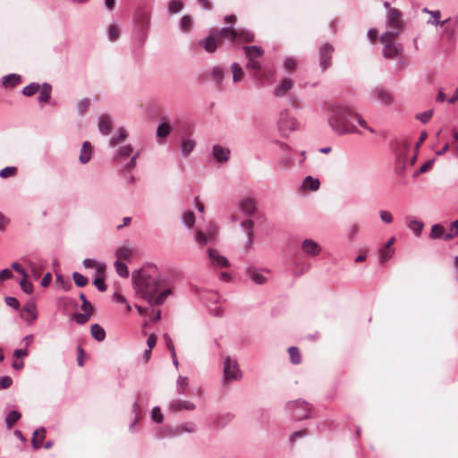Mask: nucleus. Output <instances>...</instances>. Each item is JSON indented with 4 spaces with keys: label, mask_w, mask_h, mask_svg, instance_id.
I'll list each match as a JSON object with an SVG mask.
<instances>
[{
    "label": "nucleus",
    "mask_w": 458,
    "mask_h": 458,
    "mask_svg": "<svg viewBox=\"0 0 458 458\" xmlns=\"http://www.w3.org/2000/svg\"><path fill=\"white\" fill-rule=\"evenodd\" d=\"M131 277L137 296L146 300L151 306L162 305L171 293L170 289H165L156 296L165 281L154 264L148 263L138 271L132 272Z\"/></svg>",
    "instance_id": "1"
},
{
    "label": "nucleus",
    "mask_w": 458,
    "mask_h": 458,
    "mask_svg": "<svg viewBox=\"0 0 458 458\" xmlns=\"http://www.w3.org/2000/svg\"><path fill=\"white\" fill-rule=\"evenodd\" d=\"M354 116L360 126L368 128L366 121L347 105L332 106L328 123L332 130L339 135L357 133L359 131L352 122Z\"/></svg>",
    "instance_id": "2"
},
{
    "label": "nucleus",
    "mask_w": 458,
    "mask_h": 458,
    "mask_svg": "<svg viewBox=\"0 0 458 458\" xmlns=\"http://www.w3.org/2000/svg\"><path fill=\"white\" fill-rule=\"evenodd\" d=\"M386 26L388 30L381 36L382 39L394 38L399 35L403 27L402 13L396 8H389L386 15Z\"/></svg>",
    "instance_id": "3"
},
{
    "label": "nucleus",
    "mask_w": 458,
    "mask_h": 458,
    "mask_svg": "<svg viewBox=\"0 0 458 458\" xmlns=\"http://www.w3.org/2000/svg\"><path fill=\"white\" fill-rule=\"evenodd\" d=\"M286 408L291 411L294 420H306L311 416V405L301 399L288 402Z\"/></svg>",
    "instance_id": "4"
},
{
    "label": "nucleus",
    "mask_w": 458,
    "mask_h": 458,
    "mask_svg": "<svg viewBox=\"0 0 458 458\" xmlns=\"http://www.w3.org/2000/svg\"><path fill=\"white\" fill-rule=\"evenodd\" d=\"M195 431L194 425L186 424L183 426H178L175 428H170L165 426L161 428L157 433V438H165V437H174L180 435H182L185 432L191 433Z\"/></svg>",
    "instance_id": "5"
},
{
    "label": "nucleus",
    "mask_w": 458,
    "mask_h": 458,
    "mask_svg": "<svg viewBox=\"0 0 458 458\" xmlns=\"http://www.w3.org/2000/svg\"><path fill=\"white\" fill-rule=\"evenodd\" d=\"M278 127L282 133H286L298 129V121L290 114V112L285 109L280 113L278 119Z\"/></svg>",
    "instance_id": "6"
},
{
    "label": "nucleus",
    "mask_w": 458,
    "mask_h": 458,
    "mask_svg": "<svg viewBox=\"0 0 458 458\" xmlns=\"http://www.w3.org/2000/svg\"><path fill=\"white\" fill-rule=\"evenodd\" d=\"M242 377L241 370L235 360L227 357L224 360V377L226 381L237 380Z\"/></svg>",
    "instance_id": "7"
},
{
    "label": "nucleus",
    "mask_w": 458,
    "mask_h": 458,
    "mask_svg": "<svg viewBox=\"0 0 458 458\" xmlns=\"http://www.w3.org/2000/svg\"><path fill=\"white\" fill-rule=\"evenodd\" d=\"M381 41L385 43V46L383 47V55L386 59H394L403 50V46L401 44H396L394 42V38H381Z\"/></svg>",
    "instance_id": "8"
},
{
    "label": "nucleus",
    "mask_w": 458,
    "mask_h": 458,
    "mask_svg": "<svg viewBox=\"0 0 458 458\" xmlns=\"http://www.w3.org/2000/svg\"><path fill=\"white\" fill-rule=\"evenodd\" d=\"M334 47L329 43H325L319 49V66L324 72L331 66L332 55L334 53Z\"/></svg>",
    "instance_id": "9"
},
{
    "label": "nucleus",
    "mask_w": 458,
    "mask_h": 458,
    "mask_svg": "<svg viewBox=\"0 0 458 458\" xmlns=\"http://www.w3.org/2000/svg\"><path fill=\"white\" fill-rule=\"evenodd\" d=\"M137 27L140 30L141 39L144 40L148 35L150 13L148 11L139 12L136 16Z\"/></svg>",
    "instance_id": "10"
},
{
    "label": "nucleus",
    "mask_w": 458,
    "mask_h": 458,
    "mask_svg": "<svg viewBox=\"0 0 458 458\" xmlns=\"http://www.w3.org/2000/svg\"><path fill=\"white\" fill-rule=\"evenodd\" d=\"M227 72L226 69L222 66H215L210 71L203 73L205 79L211 80L217 87H220L223 83L224 77Z\"/></svg>",
    "instance_id": "11"
},
{
    "label": "nucleus",
    "mask_w": 458,
    "mask_h": 458,
    "mask_svg": "<svg viewBox=\"0 0 458 458\" xmlns=\"http://www.w3.org/2000/svg\"><path fill=\"white\" fill-rule=\"evenodd\" d=\"M301 250L307 257L313 258L321 252L320 245L311 239H305L301 243Z\"/></svg>",
    "instance_id": "12"
},
{
    "label": "nucleus",
    "mask_w": 458,
    "mask_h": 458,
    "mask_svg": "<svg viewBox=\"0 0 458 458\" xmlns=\"http://www.w3.org/2000/svg\"><path fill=\"white\" fill-rule=\"evenodd\" d=\"M231 150L221 145H214L212 148V156L218 163H226L229 160Z\"/></svg>",
    "instance_id": "13"
},
{
    "label": "nucleus",
    "mask_w": 458,
    "mask_h": 458,
    "mask_svg": "<svg viewBox=\"0 0 458 458\" xmlns=\"http://www.w3.org/2000/svg\"><path fill=\"white\" fill-rule=\"evenodd\" d=\"M239 209L247 216H253L257 210L255 199L250 197L241 199Z\"/></svg>",
    "instance_id": "14"
},
{
    "label": "nucleus",
    "mask_w": 458,
    "mask_h": 458,
    "mask_svg": "<svg viewBox=\"0 0 458 458\" xmlns=\"http://www.w3.org/2000/svg\"><path fill=\"white\" fill-rule=\"evenodd\" d=\"M219 42L220 39L213 31L211 35H208L205 37L202 40H200L199 44L208 53H214L216 50Z\"/></svg>",
    "instance_id": "15"
},
{
    "label": "nucleus",
    "mask_w": 458,
    "mask_h": 458,
    "mask_svg": "<svg viewBox=\"0 0 458 458\" xmlns=\"http://www.w3.org/2000/svg\"><path fill=\"white\" fill-rule=\"evenodd\" d=\"M194 409V403L187 400H173L169 403V410L173 412H178L182 410L192 411Z\"/></svg>",
    "instance_id": "16"
},
{
    "label": "nucleus",
    "mask_w": 458,
    "mask_h": 458,
    "mask_svg": "<svg viewBox=\"0 0 458 458\" xmlns=\"http://www.w3.org/2000/svg\"><path fill=\"white\" fill-rule=\"evenodd\" d=\"M208 257L214 266L219 267H228L230 266L229 260L225 256L220 255L215 249L208 250Z\"/></svg>",
    "instance_id": "17"
},
{
    "label": "nucleus",
    "mask_w": 458,
    "mask_h": 458,
    "mask_svg": "<svg viewBox=\"0 0 458 458\" xmlns=\"http://www.w3.org/2000/svg\"><path fill=\"white\" fill-rule=\"evenodd\" d=\"M293 86V81L291 79H284L275 88L274 96L276 98L284 97Z\"/></svg>",
    "instance_id": "18"
},
{
    "label": "nucleus",
    "mask_w": 458,
    "mask_h": 458,
    "mask_svg": "<svg viewBox=\"0 0 458 458\" xmlns=\"http://www.w3.org/2000/svg\"><path fill=\"white\" fill-rule=\"evenodd\" d=\"M22 311L28 314L29 317H24V315L21 313V317L24 318V319L29 324L35 321L38 318L37 306L34 301H30L27 304H25L24 307L22 308Z\"/></svg>",
    "instance_id": "19"
},
{
    "label": "nucleus",
    "mask_w": 458,
    "mask_h": 458,
    "mask_svg": "<svg viewBox=\"0 0 458 458\" xmlns=\"http://www.w3.org/2000/svg\"><path fill=\"white\" fill-rule=\"evenodd\" d=\"M45 435L46 429L44 427H39L34 431L31 439V444L34 449H38L42 446Z\"/></svg>",
    "instance_id": "20"
},
{
    "label": "nucleus",
    "mask_w": 458,
    "mask_h": 458,
    "mask_svg": "<svg viewBox=\"0 0 458 458\" xmlns=\"http://www.w3.org/2000/svg\"><path fill=\"white\" fill-rule=\"evenodd\" d=\"M372 96L384 105H389L392 101L391 96L382 88L377 87L372 90Z\"/></svg>",
    "instance_id": "21"
},
{
    "label": "nucleus",
    "mask_w": 458,
    "mask_h": 458,
    "mask_svg": "<svg viewBox=\"0 0 458 458\" xmlns=\"http://www.w3.org/2000/svg\"><path fill=\"white\" fill-rule=\"evenodd\" d=\"M407 226L414 233L416 236H419L422 232L424 223L416 217H408Z\"/></svg>",
    "instance_id": "22"
},
{
    "label": "nucleus",
    "mask_w": 458,
    "mask_h": 458,
    "mask_svg": "<svg viewBox=\"0 0 458 458\" xmlns=\"http://www.w3.org/2000/svg\"><path fill=\"white\" fill-rule=\"evenodd\" d=\"M92 147L89 142L85 141L82 144L79 160L81 164H87L91 158Z\"/></svg>",
    "instance_id": "23"
},
{
    "label": "nucleus",
    "mask_w": 458,
    "mask_h": 458,
    "mask_svg": "<svg viewBox=\"0 0 458 458\" xmlns=\"http://www.w3.org/2000/svg\"><path fill=\"white\" fill-rule=\"evenodd\" d=\"M21 82V76L16 73H10L2 79V84L4 88H14Z\"/></svg>",
    "instance_id": "24"
},
{
    "label": "nucleus",
    "mask_w": 458,
    "mask_h": 458,
    "mask_svg": "<svg viewBox=\"0 0 458 458\" xmlns=\"http://www.w3.org/2000/svg\"><path fill=\"white\" fill-rule=\"evenodd\" d=\"M216 37L221 39V37L234 40L237 38L238 30L231 28H222L220 30H214Z\"/></svg>",
    "instance_id": "25"
},
{
    "label": "nucleus",
    "mask_w": 458,
    "mask_h": 458,
    "mask_svg": "<svg viewBox=\"0 0 458 458\" xmlns=\"http://www.w3.org/2000/svg\"><path fill=\"white\" fill-rule=\"evenodd\" d=\"M241 227L247 233V245L250 246L254 240V233H253V228H254V223L252 220L248 219L245 220L241 224Z\"/></svg>",
    "instance_id": "26"
},
{
    "label": "nucleus",
    "mask_w": 458,
    "mask_h": 458,
    "mask_svg": "<svg viewBox=\"0 0 458 458\" xmlns=\"http://www.w3.org/2000/svg\"><path fill=\"white\" fill-rule=\"evenodd\" d=\"M91 336L98 342H102L106 338V331L104 327L98 324H93L90 327Z\"/></svg>",
    "instance_id": "27"
},
{
    "label": "nucleus",
    "mask_w": 458,
    "mask_h": 458,
    "mask_svg": "<svg viewBox=\"0 0 458 458\" xmlns=\"http://www.w3.org/2000/svg\"><path fill=\"white\" fill-rule=\"evenodd\" d=\"M112 123L107 115H102L98 121V130L104 135H108L111 131Z\"/></svg>",
    "instance_id": "28"
},
{
    "label": "nucleus",
    "mask_w": 458,
    "mask_h": 458,
    "mask_svg": "<svg viewBox=\"0 0 458 458\" xmlns=\"http://www.w3.org/2000/svg\"><path fill=\"white\" fill-rule=\"evenodd\" d=\"M320 182L318 178L308 175L302 182V187L305 190L317 191L319 188Z\"/></svg>",
    "instance_id": "29"
},
{
    "label": "nucleus",
    "mask_w": 458,
    "mask_h": 458,
    "mask_svg": "<svg viewBox=\"0 0 458 458\" xmlns=\"http://www.w3.org/2000/svg\"><path fill=\"white\" fill-rule=\"evenodd\" d=\"M115 255L118 260H131L133 257V250L129 247L122 246L116 250Z\"/></svg>",
    "instance_id": "30"
},
{
    "label": "nucleus",
    "mask_w": 458,
    "mask_h": 458,
    "mask_svg": "<svg viewBox=\"0 0 458 458\" xmlns=\"http://www.w3.org/2000/svg\"><path fill=\"white\" fill-rule=\"evenodd\" d=\"M447 233H445V230L443 225L440 224H435L431 227L430 231V238L432 239H443L445 240V237Z\"/></svg>",
    "instance_id": "31"
},
{
    "label": "nucleus",
    "mask_w": 458,
    "mask_h": 458,
    "mask_svg": "<svg viewBox=\"0 0 458 458\" xmlns=\"http://www.w3.org/2000/svg\"><path fill=\"white\" fill-rule=\"evenodd\" d=\"M423 12L428 13L431 14V16H432V19L428 20V23H430V24L437 26L439 24L443 25V24H445V23H446L447 21H450V19H446V20L441 21H440L441 13L438 10H437V11H429L427 8H424Z\"/></svg>",
    "instance_id": "32"
},
{
    "label": "nucleus",
    "mask_w": 458,
    "mask_h": 458,
    "mask_svg": "<svg viewBox=\"0 0 458 458\" xmlns=\"http://www.w3.org/2000/svg\"><path fill=\"white\" fill-rule=\"evenodd\" d=\"M52 87L49 83H44L38 98L40 103H47L51 98Z\"/></svg>",
    "instance_id": "33"
},
{
    "label": "nucleus",
    "mask_w": 458,
    "mask_h": 458,
    "mask_svg": "<svg viewBox=\"0 0 458 458\" xmlns=\"http://www.w3.org/2000/svg\"><path fill=\"white\" fill-rule=\"evenodd\" d=\"M243 50H244L247 57H253V58L260 56L264 53V50L260 47H258L255 45L243 47Z\"/></svg>",
    "instance_id": "34"
},
{
    "label": "nucleus",
    "mask_w": 458,
    "mask_h": 458,
    "mask_svg": "<svg viewBox=\"0 0 458 458\" xmlns=\"http://www.w3.org/2000/svg\"><path fill=\"white\" fill-rule=\"evenodd\" d=\"M128 137L127 131L124 128H120L116 135H114L109 140V147H115L120 141L126 140Z\"/></svg>",
    "instance_id": "35"
},
{
    "label": "nucleus",
    "mask_w": 458,
    "mask_h": 458,
    "mask_svg": "<svg viewBox=\"0 0 458 458\" xmlns=\"http://www.w3.org/2000/svg\"><path fill=\"white\" fill-rule=\"evenodd\" d=\"M410 148H411L410 142H408L407 140H404L400 144V146L397 149L398 159L399 160L402 159V162H403V169H404V165L406 163L405 152L409 151Z\"/></svg>",
    "instance_id": "36"
},
{
    "label": "nucleus",
    "mask_w": 458,
    "mask_h": 458,
    "mask_svg": "<svg viewBox=\"0 0 458 458\" xmlns=\"http://www.w3.org/2000/svg\"><path fill=\"white\" fill-rule=\"evenodd\" d=\"M173 131V127L166 122H163L157 129V137L165 138L168 136Z\"/></svg>",
    "instance_id": "37"
},
{
    "label": "nucleus",
    "mask_w": 458,
    "mask_h": 458,
    "mask_svg": "<svg viewBox=\"0 0 458 458\" xmlns=\"http://www.w3.org/2000/svg\"><path fill=\"white\" fill-rule=\"evenodd\" d=\"M195 147V141L191 139L184 140L180 146L182 155L188 156L191 153Z\"/></svg>",
    "instance_id": "38"
},
{
    "label": "nucleus",
    "mask_w": 458,
    "mask_h": 458,
    "mask_svg": "<svg viewBox=\"0 0 458 458\" xmlns=\"http://www.w3.org/2000/svg\"><path fill=\"white\" fill-rule=\"evenodd\" d=\"M20 418L21 413L18 411L13 410L9 411L5 416L6 428L10 429L13 426V424L20 420Z\"/></svg>",
    "instance_id": "39"
},
{
    "label": "nucleus",
    "mask_w": 458,
    "mask_h": 458,
    "mask_svg": "<svg viewBox=\"0 0 458 458\" xmlns=\"http://www.w3.org/2000/svg\"><path fill=\"white\" fill-rule=\"evenodd\" d=\"M114 267H115L116 273L120 276H122L123 278H127L129 276L128 267L124 262H122V261L116 259L114 261Z\"/></svg>",
    "instance_id": "40"
},
{
    "label": "nucleus",
    "mask_w": 458,
    "mask_h": 458,
    "mask_svg": "<svg viewBox=\"0 0 458 458\" xmlns=\"http://www.w3.org/2000/svg\"><path fill=\"white\" fill-rule=\"evenodd\" d=\"M231 71L233 73V82L240 81L243 77V70L237 63H233L231 65Z\"/></svg>",
    "instance_id": "41"
},
{
    "label": "nucleus",
    "mask_w": 458,
    "mask_h": 458,
    "mask_svg": "<svg viewBox=\"0 0 458 458\" xmlns=\"http://www.w3.org/2000/svg\"><path fill=\"white\" fill-rule=\"evenodd\" d=\"M291 362L294 365L301 363V356L299 349L295 346H291L288 349Z\"/></svg>",
    "instance_id": "42"
},
{
    "label": "nucleus",
    "mask_w": 458,
    "mask_h": 458,
    "mask_svg": "<svg viewBox=\"0 0 458 458\" xmlns=\"http://www.w3.org/2000/svg\"><path fill=\"white\" fill-rule=\"evenodd\" d=\"M254 38L255 37L252 31L245 29L238 30L237 38L243 42H252L254 41Z\"/></svg>",
    "instance_id": "43"
},
{
    "label": "nucleus",
    "mask_w": 458,
    "mask_h": 458,
    "mask_svg": "<svg viewBox=\"0 0 458 458\" xmlns=\"http://www.w3.org/2000/svg\"><path fill=\"white\" fill-rule=\"evenodd\" d=\"M40 89V85L37 82H31L23 88L21 93L24 96L31 97Z\"/></svg>",
    "instance_id": "44"
},
{
    "label": "nucleus",
    "mask_w": 458,
    "mask_h": 458,
    "mask_svg": "<svg viewBox=\"0 0 458 458\" xmlns=\"http://www.w3.org/2000/svg\"><path fill=\"white\" fill-rule=\"evenodd\" d=\"M91 314L92 312L90 311H84V313H74L72 318L77 324L84 325L89 320Z\"/></svg>",
    "instance_id": "45"
},
{
    "label": "nucleus",
    "mask_w": 458,
    "mask_h": 458,
    "mask_svg": "<svg viewBox=\"0 0 458 458\" xmlns=\"http://www.w3.org/2000/svg\"><path fill=\"white\" fill-rule=\"evenodd\" d=\"M182 222L186 227L191 229L195 223L194 213L192 211L185 212L182 217Z\"/></svg>",
    "instance_id": "46"
},
{
    "label": "nucleus",
    "mask_w": 458,
    "mask_h": 458,
    "mask_svg": "<svg viewBox=\"0 0 458 458\" xmlns=\"http://www.w3.org/2000/svg\"><path fill=\"white\" fill-rule=\"evenodd\" d=\"M183 7V4L181 0H171L168 3L167 10L171 14L179 13Z\"/></svg>",
    "instance_id": "47"
},
{
    "label": "nucleus",
    "mask_w": 458,
    "mask_h": 458,
    "mask_svg": "<svg viewBox=\"0 0 458 458\" xmlns=\"http://www.w3.org/2000/svg\"><path fill=\"white\" fill-rule=\"evenodd\" d=\"M188 377L179 376L176 382V389L179 394H183L188 387Z\"/></svg>",
    "instance_id": "48"
},
{
    "label": "nucleus",
    "mask_w": 458,
    "mask_h": 458,
    "mask_svg": "<svg viewBox=\"0 0 458 458\" xmlns=\"http://www.w3.org/2000/svg\"><path fill=\"white\" fill-rule=\"evenodd\" d=\"M297 59L293 56H287L284 58L283 67L286 72H293L296 69Z\"/></svg>",
    "instance_id": "49"
},
{
    "label": "nucleus",
    "mask_w": 458,
    "mask_h": 458,
    "mask_svg": "<svg viewBox=\"0 0 458 458\" xmlns=\"http://www.w3.org/2000/svg\"><path fill=\"white\" fill-rule=\"evenodd\" d=\"M133 150V147L128 144L119 148L116 155L118 157H127L132 156L135 153Z\"/></svg>",
    "instance_id": "50"
},
{
    "label": "nucleus",
    "mask_w": 458,
    "mask_h": 458,
    "mask_svg": "<svg viewBox=\"0 0 458 458\" xmlns=\"http://www.w3.org/2000/svg\"><path fill=\"white\" fill-rule=\"evenodd\" d=\"M72 279L74 281V284L78 287H83V286L87 285V284L89 283L88 277L84 276L82 274H81L79 272L72 273Z\"/></svg>",
    "instance_id": "51"
},
{
    "label": "nucleus",
    "mask_w": 458,
    "mask_h": 458,
    "mask_svg": "<svg viewBox=\"0 0 458 458\" xmlns=\"http://www.w3.org/2000/svg\"><path fill=\"white\" fill-rule=\"evenodd\" d=\"M293 160V156L289 152L284 153L282 157H280L278 163L282 168H287L292 165Z\"/></svg>",
    "instance_id": "52"
},
{
    "label": "nucleus",
    "mask_w": 458,
    "mask_h": 458,
    "mask_svg": "<svg viewBox=\"0 0 458 458\" xmlns=\"http://www.w3.org/2000/svg\"><path fill=\"white\" fill-rule=\"evenodd\" d=\"M458 235V220L454 221L450 226V232L446 233L445 241H450Z\"/></svg>",
    "instance_id": "53"
},
{
    "label": "nucleus",
    "mask_w": 458,
    "mask_h": 458,
    "mask_svg": "<svg viewBox=\"0 0 458 458\" xmlns=\"http://www.w3.org/2000/svg\"><path fill=\"white\" fill-rule=\"evenodd\" d=\"M191 27V19L188 15H184L180 20V29L182 31H189Z\"/></svg>",
    "instance_id": "54"
},
{
    "label": "nucleus",
    "mask_w": 458,
    "mask_h": 458,
    "mask_svg": "<svg viewBox=\"0 0 458 458\" xmlns=\"http://www.w3.org/2000/svg\"><path fill=\"white\" fill-rule=\"evenodd\" d=\"M150 415L154 422L161 423L163 421L164 417L158 406H155L152 408Z\"/></svg>",
    "instance_id": "55"
},
{
    "label": "nucleus",
    "mask_w": 458,
    "mask_h": 458,
    "mask_svg": "<svg viewBox=\"0 0 458 458\" xmlns=\"http://www.w3.org/2000/svg\"><path fill=\"white\" fill-rule=\"evenodd\" d=\"M140 151L138 149L131 157V160L125 165L124 169L131 172L137 164V158L140 157Z\"/></svg>",
    "instance_id": "56"
},
{
    "label": "nucleus",
    "mask_w": 458,
    "mask_h": 458,
    "mask_svg": "<svg viewBox=\"0 0 458 458\" xmlns=\"http://www.w3.org/2000/svg\"><path fill=\"white\" fill-rule=\"evenodd\" d=\"M394 250L392 249H386L384 247L379 251V261L380 263H384L387 261L393 255Z\"/></svg>",
    "instance_id": "57"
},
{
    "label": "nucleus",
    "mask_w": 458,
    "mask_h": 458,
    "mask_svg": "<svg viewBox=\"0 0 458 458\" xmlns=\"http://www.w3.org/2000/svg\"><path fill=\"white\" fill-rule=\"evenodd\" d=\"M80 300L81 301V310L83 311H90L93 312V306L91 303L87 300L86 295L83 293H81Z\"/></svg>",
    "instance_id": "58"
},
{
    "label": "nucleus",
    "mask_w": 458,
    "mask_h": 458,
    "mask_svg": "<svg viewBox=\"0 0 458 458\" xmlns=\"http://www.w3.org/2000/svg\"><path fill=\"white\" fill-rule=\"evenodd\" d=\"M250 276L251 280L257 284H263L267 281V278L263 275L255 271H251L250 273Z\"/></svg>",
    "instance_id": "59"
},
{
    "label": "nucleus",
    "mask_w": 458,
    "mask_h": 458,
    "mask_svg": "<svg viewBox=\"0 0 458 458\" xmlns=\"http://www.w3.org/2000/svg\"><path fill=\"white\" fill-rule=\"evenodd\" d=\"M433 112H434L433 109H428L425 112L418 114L416 115V118L419 119L422 123H426L432 117Z\"/></svg>",
    "instance_id": "60"
},
{
    "label": "nucleus",
    "mask_w": 458,
    "mask_h": 458,
    "mask_svg": "<svg viewBox=\"0 0 458 458\" xmlns=\"http://www.w3.org/2000/svg\"><path fill=\"white\" fill-rule=\"evenodd\" d=\"M89 104L90 101L89 98H83L78 103L77 109L80 115H82L87 111V109L89 106Z\"/></svg>",
    "instance_id": "61"
},
{
    "label": "nucleus",
    "mask_w": 458,
    "mask_h": 458,
    "mask_svg": "<svg viewBox=\"0 0 458 458\" xmlns=\"http://www.w3.org/2000/svg\"><path fill=\"white\" fill-rule=\"evenodd\" d=\"M17 168L15 166H6L0 170V177L7 178L15 174Z\"/></svg>",
    "instance_id": "62"
},
{
    "label": "nucleus",
    "mask_w": 458,
    "mask_h": 458,
    "mask_svg": "<svg viewBox=\"0 0 458 458\" xmlns=\"http://www.w3.org/2000/svg\"><path fill=\"white\" fill-rule=\"evenodd\" d=\"M248 58V63L246 64V68L249 69V70H255V71H260L261 69V64H259V61H257L255 58L253 57H247Z\"/></svg>",
    "instance_id": "63"
},
{
    "label": "nucleus",
    "mask_w": 458,
    "mask_h": 458,
    "mask_svg": "<svg viewBox=\"0 0 458 458\" xmlns=\"http://www.w3.org/2000/svg\"><path fill=\"white\" fill-rule=\"evenodd\" d=\"M108 38L111 41H115L119 38V31L114 25H109L107 28Z\"/></svg>",
    "instance_id": "64"
}]
</instances>
